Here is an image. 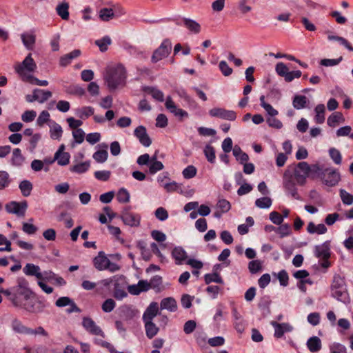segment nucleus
<instances>
[{"label": "nucleus", "mask_w": 353, "mask_h": 353, "mask_svg": "<svg viewBox=\"0 0 353 353\" xmlns=\"http://www.w3.org/2000/svg\"><path fill=\"white\" fill-rule=\"evenodd\" d=\"M125 79L126 70L122 65L106 68L104 79L110 89L115 90L120 85L125 84Z\"/></svg>", "instance_id": "obj_1"}, {"label": "nucleus", "mask_w": 353, "mask_h": 353, "mask_svg": "<svg viewBox=\"0 0 353 353\" xmlns=\"http://www.w3.org/2000/svg\"><path fill=\"white\" fill-rule=\"evenodd\" d=\"M331 296L343 303L349 301V296L344 278L335 274L331 285Z\"/></svg>", "instance_id": "obj_2"}, {"label": "nucleus", "mask_w": 353, "mask_h": 353, "mask_svg": "<svg viewBox=\"0 0 353 353\" xmlns=\"http://www.w3.org/2000/svg\"><path fill=\"white\" fill-rule=\"evenodd\" d=\"M310 165L305 161H301L296 164L294 168V176L296 183L303 185L306 183V179L310 175Z\"/></svg>", "instance_id": "obj_3"}, {"label": "nucleus", "mask_w": 353, "mask_h": 353, "mask_svg": "<svg viewBox=\"0 0 353 353\" xmlns=\"http://www.w3.org/2000/svg\"><path fill=\"white\" fill-rule=\"evenodd\" d=\"M171 41L168 39H164L160 46L154 51L151 57V61L152 63H157L163 58L167 57L171 52Z\"/></svg>", "instance_id": "obj_4"}, {"label": "nucleus", "mask_w": 353, "mask_h": 353, "mask_svg": "<svg viewBox=\"0 0 353 353\" xmlns=\"http://www.w3.org/2000/svg\"><path fill=\"white\" fill-rule=\"evenodd\" d=\"M5 208L9 214H14L19 217L24 216L28 208V202L26 201H10L6 204Z\"/></svg>", "instance_id": "obj_5"}, {"label": "nucleus", "mask_w": 353, "mask_h": 353, "mask_svg": "<svg viewBox=\"0 0 353 353\" xmlns=\"http://www.w3.org/2000/svg\"><path fill=\"white\" fill-rule=\"evenodd\" d=\"M209 114L212 117L219 118L228 121H234L236 118V114L233 110H228L221 108H214L209 111Z\"/></svg>", "instance_id": "obj_6"}, {"label": "nucleus", "mask_w": 353, "mask_h": 353, "mask_svg": "<svg viewBox=\"0 0 353 353\" xmlns=\"http://www.w3.org/2000/svg\"><path fill=\"white\" fill-rule=\"evenodd\" d=\"M130 207L125 208L121 213V218L125 225L137 227L140 225L141 216L130 212Z\"/></svg>", "instance_id": "obj_7"}, {"label": "nucleus", "mask_w": 353, "mask_h": 353, "mask_svg": "<svg viewBox=\"0 0 353 353\" xmlns=\"http://www.w3.org/2000/svg\"><path fill=\"white\" fill-rule=\"evenodd\" d=\"M82 325L84 329L91 334L104 336V333L102 330L96 325L95 322L91 318L83 317Z\"/></svg>", "instance_id": "obj_8"}, {"label": "nucleus", "mask_w": 353, "mask_h": 353, "mask_svg": "<svg viewBox=\"0 0 353 353\" xmlns=\"http://www.w3.org/2000/svg\"><path fill=\"white\" fill-rule=\"evenodd\" d=\"M287 172L288 171H285L284 174V188L288 194H290L294 199L300 200L301 197L297 192V188L294 179L292 178V176L287 177Z\"/></svg>", "instance_id": "obj_9"}, {"label": "nucleus", "mask_w": 353, "mask_h": 353, "mask_svg": "<svg viewBox=\"0 0 353 353\" xmlns=\"http://www.w3.org/2000/svg\"><path fill=\"white\" fill-rule=\"evenodd\" d=\"M134 136L139 139L140 143L144 147H149L152 144V139L147 133L145 126L139 125L134 131Z\"/></svg>", "instance_id": "obj_10"}, {"label": "nucleus", "mask_w": 353, "mask_h": 353, "mask_svg": "<svg viewBox=\"0 0 353 353\" xmlns=\"http://www.w3.org/2000/svg\"><path fill=\"white\" fill-rule=\"evenodd\" d=\"M37 68L35 61L32 57V54L30 53L27 55L22 63L16 67L15 70L17 73L22 74L24 70L28 72H34Z\"/></svg>", "instance_id": "obj_11"}, {"label": "nucleus", "mask_w": 353, "mask_h": 353, "mask_svg": "<svg viewBox=\"0 0 353 353\" xmlns=\"http://www.w3.org/2000/svg\"><path fill=\"white\" fill-rule=\"evenodd\" d=\"M270 324L274 328V336L277 339L281 338L285 332H290L293 330L292 326L288 323H279L272 321Z\"/></svg>", "instance_id": "obj_12"}, {"label": "nucleus", "mask_w": 353, "mask_h": 353, "mask_svg": "<svg viewBox=\"0 0 353 353\" xmlns=\"http://www.w3.org/2000/svg\"><path fill=\"white\" fill-rule=\"evenodd\" d=\"M326 169L327 171H326L325 177L322 181L327 186L332 187L336 185L341 179L340 174L334 169L330 168H326Z\"/></svg>", "instance_id": "obj_13"}, {"label": "nucleus", "mask_w": 353, "mask_h": 353, "mask_svg": "<svg viewBox=\"0 0 353 353\" xmlns=\"http://www.w3.org/2000/svg\"><path fill=\"white\" fill-rule=\"evenodd\" d=\"M314 253L317 258L328 260L330 257V242L326 241L322 245H316L314 248Z\"/></svg>", "instance_id": "obj_14"}, {"label": "nucleus", "mask_w": 353, "mask_h": 353, "mask_svg": "<svg viewBox=\"0 0 353 353\" xmlns=\"http://www.w3.org/2000/svg\"><path fill=\"white\" fill-rule=\"evenodd\" d=\"M310 175H308V177L311 179H324L326 175V171L327 170L326 168H324L323 165H321L318 163L312 164L310 165Z\"/></svg>", "instance_id": "obj_15"}, {"label": "nucleus", "mask_w": 353, "mask_h": 353, "mask_svg": "<svg viewBox=\"0 0 353 353\" xmlns=\"http://www.w3.org/2000/svg\"><path fill=\"white\" fill-rule=\"evenodd\" d=\"M97 147L99 148L97 151H96L93 155L92 158L99 163H103L107 161L108 157V145L105 143H99Z\"/></svg>", "instance_id": "obj_16"}, {"label": "nucleus", "mask_w": 353, "mask_h": 353, "mask_svg": "<svg viewBox=\"0 0 353 353\" xmlns=\"http://www.w3.org/2000/svg\"><path fill=\"white\" fill-rule=\"evenodd\" d=\"M93 264L97 270L102 271L106 270V266L110 264V260L103 251H100L93 259Z\"/></svg>", "instance_id": "obj_17"}, {"label": "nucleus", "mask_w": 353, "mask_h": 353, "mask_svg": "<svg viewBox=\"0 0 353 353\" xmlns=\"http://www.w3.org/2000/svg\"><path fill=\"white\" fill-rule=\"evenodd\" d=\"M159 306L157 302H152L146 308L143 314V321H153L154 318L159 315Z\"/></svg>", "instance_id": "obj_18"}, {"label": "nucleus", "mask_w": 353, "mask_h": 353, "mask_svg": "<svg viewBox=\"0 0 353 353\" xmlns=\"http://www.w3.org/2000/svg\"><path fill=\"white\" fill-rule=\"evenodd\" d=\"M23 272L27 276H35L38 281L42 279V273L39 266L33 263H27L23 268Z\"/></svg>", "instance_id": "obj_19"}, {"label": "nucleus", "mask_w": 353, "mask_h": 353, "mask_svg": "<svg viewBox=\"0 0 353 353\" xmlns=\"http://www.w3.org/2000/svg\"><path fill=\"white\" fill-rule=\"evenodd\" d=\"M81 54V52L79 49H76L70 52V53L65 54L61 57L59 60V64L62 67H65L70 64L74 59L79 57Z\"/></svg>", "instance_id": "obj_20"}, {"label": "nucleus", "mask_w": 353, "mask_h": 353, "mask_svg": "<svg viewBox=\"0 0 353 353\" xmlns=\"http://www.w3.org/2000/svg\"><path fill=\"white\" fill-rule=\"evenodd\" d=\"M21 38L23 45L28 50H33L36 42V36L32 32H25L21 34Z\"/></svg>", "instance_id": "obj_21"}, {"label": "nucleus", "mask_w": 353, "mask_h": 353, "mask_svg": "<svg viewBox=\"0 0 353 353\" xmlns=\"http://www.w3.org/2000/svg\"><path fill=\"white\" fill-rule=\"evenodd\" d=\"M172 256L175 260L176 265H181L187 259L188 255L185 250L182 247H175L172 252Z\"/></svg>", "instance_id": "obj_22"}, {"label": "nucleus", "mask_w": 353, "mask_h": 353, "mask_svg": "<svg viewBox=\"0 0 353 353\" xmlns=\"http://www.w3.org/2000/svg\"><path fill=\"white\" fill-rule=\"evenodd\" d=\"M69 3L65 1L59 3L56 7L57 14L63 20L69 19Z\"/></svg>", "instance_id": "obj_23"}, {"label": "nucleus", "mask_w": 353, "mask_h": 353, "mask_svg": "<svg viewBox=\"0 0 353 353\" xmlns=\"http://www.w3.org/2000/svg\"><path fill=\"white\" fill-rule=\"evenodd\" d=\"M25 161V157L19 148H15L12 151V155L10 159L11 165L15 167H21Z\"/></svg>", "instance_id": "obj_24"}, {"label": "nucleus", "mask_w": 353, "mask_h": 353, "mask_svg": "<svg viewBox=\"0 0 353 353\" xmlns=\"http://www.w3.org/2000/svg\"><path fill=\"white\" fill-rule=\"evenodd\" d=\"M184 26L194 34H198L201 32V26L196 21L183 17L182 19Z\"/></svg>", "instance_id": "obj_25"}, {"label": "nucleus", "mask_w": 353, "mask_h": 353, "mask_svg": "<svg viewBox=\"0 0 353 353\" xmlns=\"http://www.w3.org/2000/svg\"><path fill=\"white\" fill-rule=\"evenodd\" d=\"M143 322L145 324L146 336L151 339L158 334L159 327L156 325L153 321H146Z\"/></svg>", "instance_id": "obj_26"}, {"label": "nucleus", "mask_w": 353, "mask_h": 353, "mask_svg": "<svg viewBox=\"0 0 353 353\" xmlns=\"http://www.w3.org/2000/svg\"><path fill=\"white\" fill-rule=\"evenodd\" d=\"M306 345L308 350L311 352H317L321 349L322 347L321 339L316 336L309 338Z\"/></svg>", "instance_id": "obj_27"}, {"label": "nucleus", "mask_w": 353, "mask_h": 353, "mask_svg": "<svg viewBox=\"0 0 353 353\" xmlns=\"http://www.w3.org/2000/svg\"><path fill=\"white\" fill-rule=\"evenodd\" d=\"M160 307L161 310L165 309L170 312H175L177 309V304L174 298L168 297L161 300Z\"/></svg>", "instance_id": "obj_28"}, {"label": "nucleus", "mask_w": 353, "mask_h": 353, "mask_svg": "<svg viewBox=\"0 0 353 353\" xmlns=\"http://www.w3.org/2000/svg\"><path fill=\"white\" fill-rule=\"evenodd\" d=\"M232 154L236 158V160L239 161L241 164H243L245 162H248L249 160V157L248 154L244 152L241 147L238 145H235L232 150Z\"/></svg>", "instance_id": "obj_29"}, {"label": "nucleus", "mask_w": 353, "mask_h": 353, "mask_svg": "<svg viewBox=\"0 0 353 353\" xmlns=\"http://www.w3.org/2000/svg\"><path fill=\"white\" fill-rule=\"evenodd\" d=\"M94 109L91 106H84L81 108H78L76 110V115L79 119L85 120L93 115Z\"/></svg>", "instance_id": "obj_30"}, {"label": "nucleus", "mask_w": 353, "mask_h": 353, "mask_svg": "<svg viewBox=\"0 0 353 353\" xmlns=\"http://www.w3.org/2000/svg\"><path fill=\"white\" fill-rule=\"evenodd\" d=\"M327 230L326 226L323 223L316 225L313 222H310L307 227V231L310 234L316 233L318 234H325Z\"/></svg>", "instance_id": "obj_31"}, {"label": "nucleus", "mask_w": 353, "mask_h": 353, "mask_svg": "<svg viewBox=\"0 0 353 353\" xmlns=\"http://www.w3.org/2000/svg\"><path fill=\"white\" fill-rule=\"evenodd\" d=\"M143 91L151 94L154 99L159 101L162 102L164 101V94L163 92L155 88L145 86L143 88Z\"/></svg>", "instance_id": "obj_32"}, {"label": "nucleus", "mask_w": 353, "mask_h": 353, "mask_svg": "<svg viewBox=\"0 0 353 353\" xmlns=\"http://www.w3.org/2000/svg\"><path fill=\"white\" fill-rule=\"evenodd\" d=\"M12 330L19 334L28 335L30 327L25 326L21 321L15 319L12 322Z\"/></svg>", "instance_id": "obj_33"}, {"label": "nucleus", "mask_w": 353, "mask_h": 353, "mask_svg": "<svg viewBox=\"0 0 353 353\" xmlns=\"http://www.w3.org/2000/svg\"><path fill=\"white\" fill-rule=\"evenodd\" d=\"M137 247L140 250L141 258L144 261H148L151 259L152 254L150 250L146 248V243L144 241L140 240L137 241Z\"/></svg>", "instance_id": "obj_34"}, {"label": "nucleus", "mask_w": 353, "mask_h": 353, "mask_svg": "<svg viewBox=\"0 0 353 353\" xmlns=\"http://www.w3.org/2000/svg\"><path fill=\"white\" fill-rule=\"evenodd\" d=\"M308 100L304 95H295L293 98L292 105L296 110L306 108Z\"/></svg>", "instance_id": "obj_35"}, {"label": "nucleus", "mask_w": 353, "mask_h": 353, "mask_svg": "<svg viewBox=\"0 0 353 353\" xmlns=\"http://www.w3.org/2000/svg\"><path fill=\"white\" fill-rule=\"evenodd\" d=\"M204 281L207 285H209L212 282L219 284H223L224 283L222 277L217 272H213L212 273L205 274Z\"/></svg>", "instance_id": "obj_36"}, {"label": "nucleus", "mask_w": 353, "mask_h": 353, "mask_svg": "<svg viewBox=\"0 0 353 353\" xmlns=\"http://www.w3.org/2000/svg\"><path fill=\"white\" fill-rule=\"evenodd\" d=\"M325 108L323 104H318L315 107L314 111L316 115L314 119L317 123L321 124L325 121Z\"/></svg>", "instance_id": "obj_37"}, {"label": "nucleus", "mask_w": 353, "mask_h": 353, "mask_svg": "<svg viewBox=\"0 0 353 353\" xmlns=\"http://www.w3.org/2000/svg\"><path fill=\"white\" fill-rule=\"evenodd\" d=\"M19 188L23 196H28L30 195L33 186L32 183L28 180H23L20 182Z\"/></svg>", "instance_id": "obj_38"}, {"label": "nucleus", "mask_w": 353, "mask_h": 353, "mask_svg": "<svg viewBox=\"0 0 353 353\" xmlns=\"http://www.w3.org/2000/svg\"><path fill=\"white\" fill-rule=\"evenodd\" d=\"M343 121L344 117L342 113L340 112H335L327 118V123L330 127H334L336 123Z\"/></svg>", "instance_id": "obj_39"}, {"label": "nucleus", "mask_w": 353, "mask_h": 353, "mask_svg": "<svg viewBox=\"0 0 353 353\" xmlns=\"http://www.w3.org/2000/svg\"><path fill=\"white\" fill-rule=\"evenodd\" d=\"M204 155L210 163H214L216 159L215 149L210 144H207L203 149Z\"/></svg>", "instance_id": "obj_40"}, {"label": "nucleus", "mask_w": 353, "mask_h": 353, "mask_svg": "<svg viewBox=\"0 0 353 353\" xmlns=\"http://www.w3.org/2000/svg\"><path fill=\"white\" fill-rule=\"evenodd\" d=\"M65 92L70 94L81 97L85 94V90L79 85H70L65 87Z\"/></svg>", "instance_id": "obj_41"}, {"label": "nucleus", "mask_w": 353, "mask_h": 353, "mask_svg": "<svg viewBox=\"0 0 353 353\" xmlns=\"http://www.w3.org/2000/svg\"><path fill=\"white\" fill-rule=\"evenodd\" d=\"M90 163L89 161L82 162L72 166L70 170L72 172L82 174L85 172L90 168Z\"/></svg>", "instance_id": "obj_42"}, {"label": "nucleus", "mask_w": 353, "mask_h": 353, "mask_svg": "<svg viewBox=\"0 0 353 353\" xmlns=\"http://www.w3.org/2000/svg\"><path fill=\"white\" fill-rule=\"evenodd\" d=\"M114 17V12L112 8H103L99 11V18L103 21H109Z\"/></svg>", "instance_id": "obj_43"}, {"label": "nucleus", "mask_w": 353, "mask_h": 353, "mask_svg": "<svg viewBox=\"0 0 353 353\" xmlns=\"http://www.w3.org/2000/svg\"><path fill=\"white\" fill-rule=\"evenodd\" d=\"M327 39L330 41H336L339 42L341 45L345 47L349 51L353 52V46L344 37L329 34Z\"/></svg>", "instance_id": "obj_44"}, {"label": "nucleus", "mask_w": 353, "mask_h": 353, "mask_svg": "<svg viewBox=\"0 0 353 353\" xmlns=\"http://www.w3.org/2000/svg\"><path fill=\"white\" fill-rule=\"evenodd\" d=\"M63 130L61 126L54 123V125L50 128V137L52 139L59 140L62 136Z\"/></svg>", "instance_id": "obj_45"}, {"label": "nucleus", "mask_w": 353, "mask_h": 353, "mask_svg": "<svg viewBox=\"0 0 353 353\" xmlns=\"http://www.w3.org/2000/svg\"><path fill=\"white\" fill-rule=\"evenodd\" d=\"M95 44L99 46L101 52H105L108 50V46L111 44V39L109 36H105L95 41Z\"/></svg>", "instance_id": "obj_46"}, {"label": "nucleus", "mask_w": 353, "mask_h": 353, "mask_svg": "<svg viewBox=\"0 0 353 353\" xmlns=\"http://www.w3.org/2000/svg\"><path fill=\"white\" fill-rule=\"evenodd\" d=\"M272 201L270 197L264 196L259 199H257L255 201V205L256 207L265 209L269 208L272 205Z\"/></svg>", "instance_id": "obj_47"}, {"label": "nucleus", "mask_w": 353, "mask_h": 353, "mask_svg": "<svg viewBox=\"0 0 353 353\" xmlns=\"http://www.w3.org/2000/svg\"><path fill=\"white\" fill-rule=\"evenodd\" d=\"M11 182L9 174L4 170L0 171V190L7 188Z\"/></svg>", "instance_id": "obj_48"}, {"label": "nucleus", "mask_w": 353, "mask_h": 353, "mask_svg": "<svg viewBox=\"0 0 353 353\" xmlns=\"http://www.w3.org/2000/svg\"><path fill=\"white\" fill-rule=\"evenodd\" d=\"M162 282V277L159 275H155L150 279L149 284L151 285L152 289L154 290L157 292H159Z\"/></svg>", "instance_id": "obj_49"}, {"label": "nucleus", "mask_w": 353, "mask_h": 353, "mask_svg": "<svg viewBox=\"0 0 353 353\" xmlns=\"http://www.w3.org/2000/svg\"><path fill=\"white\" fill-rule=\"evenodd\" d=\"M130 193L125 188H122L119 190L117 199L119 203H128L130 201Z\"/></svg>", "instance_id": "obj_50"}, {"label": "nucleus", "mask_w": 353, "mask_h": 353, "mask_svg": "<svg viewBox=\"0 0 353 353\" xmlns=\"http://www.w3.org/2000/svg\"><path fill=\"white\" fill-rule=\"evenodd\" d=\"M280 226L276 228V233L280 236V238H284L291 234L290 225L288 223L281 224Z\"/></svg>", "instance_id": "obj_51"}, {"label": "nucleus", "mask_w": 353, "mask_h": 353, "mask_svg": "<svg viewBox=\"0 0 353 353\" xmlns=\"http://www.w3.org/2000/svg\"><path fill=\"white\" fill-rule=\"evenodd\" d=\"M196 172L197 169L196 167L192 165H190L183 170L182 174L184 179H190L196 176Z\"/></svg>", "instance_id": "obj_52"}, {"label": "nucleus", "mask_w": 353, "mask_h": 353, "mask_svg": "<svg viewBox=\"0 0 353 353\" xmlns=\"http://www.w3.org/2000/svg\"><path fill=\"white\" fill-rule=\"evenodd\" d=\"M329 155L332 161L337 165H340L342 162V156L339 150L334 148L329 150Z\"/></svg>", "instance_id": "obj_53"}, {"label": "nucleus", "mask_w": 353, "mask_h": 353, "mask_svg": "<svg viewBox=\"0 0 353 353\" xmlns=\"http://www.w3.org/2000/svg\"><path fill=\"white\" fill-rule=\"evenodd\" d=\"M340 196L342 202L345 205H352L353 203V195L343 189L340 190Z\"/></svg>", "instance_id": "obj_54"}, {"label": "nucleus", "mask_w": 353, "mask_h": 353, "mask_svg": "<svg viewBox=\"0 0 353 353\" xmlns=\"http://www.w3.org/2000/svg\"><path fill=\"white\" fill-rule=\"evenodd\" d=\"M248 269L252 274H256L262 269V264L259 260H253L249 262Z\"/></svg>", "instance_id": "obj_55"}, {"label": "nucleus", "mask_w": 353, "mask_h": 353, "mask_svg": "<svg viewBox=\"0 0 353 353\" xmlns=\"http://www.w3.org/2000/svg\"><path fill=\"white\" fill-rule=\"evenodd\" d=\"M343 60V57H339L338 59H323L320 61L321 65L329 67L338 65Z\"/></svg>", "instance_id": "obj_56"}, {"label": "nucleus", "mask_w": 353, "mask_h": 353, "mask_svg": "<svg viewBox=\"0 0 353 353\" xmlns=\"http://www.w3.org/2000/svg\"><path fill=\"white\" fill-rule=\"evenodd\" d=\"M266 122L268 125L271 128L278 130L283 128L282 122L278 119H276L274 117H268L266 119Z\"/></svg>", "instance_id": "obj_57"}, {"label": "nucleus", "mask_w": 353, "mask_h": 353, "mask_svg": "<svg viewBox=\"0 0 353 353\" xmlns=\"http://www.w3.org/2000/svg\"><path fill=\"white\" fill-rule=\"evenodd\" d=\"M116 306V303L112 299H106L102 304L101 308L105 312H112Z\"/></svg>", "instance_id": "obj_58"}, {"label": "nucleus", "mask_w": 353, "mask_h": 353, "mask_svg": "<svg viewBox=\"0 0 353 353\" xmlns=\"http://www.w3.org/2000/svg\"><path fill=\"white\" fill-rule=\"evenodd\" d=\"M85 132L81 128L77 129L72 132V136L76 143L81 144L85 138Z\"/></svg>", "instance_id": "obj_59"}, {"label": "nucleus", "mask_w": 353, "mask_h": 353, "mask_svg": "<svg viewBox=\"0 0 353 353\" xmlns=\"http://www.w3.org/2000/svg\"><path fill=\"white\" fill-rule=\"evenodd\" d=\"M111 175L110 171L108 170H99L94 172V176L97 179L102 181H107L109 180Z\"/></svg>", "instance_id": "obj_60"}, {"label": "nucleus", "mask_w": 353, "mask_h": 353, "mask_svg": "<svg viewBox=\"0 0 353 353\" xmlns=\"http://www.w3.org/2000/svg\"><path fill=\"white\" fill-rule=\"evenodd\" d=\"M155 216L161 221H163L168 218V211L163 207L158 208L154 212Z\"/></svg>", "instance_id": "obj_61"}, {"label": "nucleus", "mask_w": 353, "mask_h": 353, "mask_svg": "<svg viewBox=\"0 0 353 353\" xmlns=\"http://www.w3.org/2000/svg\"><path fill=\"white\" fill-rule=\"evenodd\" d=\"M164 168L163 164L161 161H154L149 165V172L151 174H154L157 172L162 170Z\"/></svg>", "instance_id": "obj_62"}, {"label": "nucleus", "mask_w": 353, "mask_h": 353, "mask_svg": "<svg viewBox=\"0 0 353 353\" xmlns=\"http://www.w3.org/2000/svg\"><path fill=\"white\" fill-rule=\"evenodd\" d=\"M216 207L217 208L220 209L221 212L225 213L230 210L231 205L230 203L226 199H220L216 204Z\"/></svg>", "instance_id": "obj_63"}, {"label": "nucleus", "mask_w": 353, "mask_h": 353, "mask_svg": "<svg viewBox=\"0 0 353 353\" xmlns=\"http://www.w3.org/2000/svg\"><path fill=\"white\" fill-rule=\"evenodd\" d=\"M331 353H347V349L345 345L334 343L330 347Z\"/></svg>", "instance_id": "obj_64"}]
</instances>
